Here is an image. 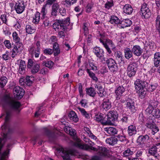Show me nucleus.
I'll list each match as a JSON object with an SVG mask.
<instances>
[{"label": "nucleus", "mask_w": 160, "mask_h": 160, "mask_svg": "<svg viewBox=\"0 0 160 160\" xmlns=\"http://www.w3.org/2000/svg\"><path fill=\"white\" fill-rule=\"evenodd\" d=\"M48 6L46 5H44L43 6L41 11V13L42 14V16L41 17V19H42L43 18H44L45 17V16L47 12V10L46 9V7H47Z\"/></svg>", "instance_id": "603ef678"}, {"label": "nucleus", "mask_w": 160, "mask_h": 160, "mask_svg": "<svg viewBox=\"0 0 160 160\" xmlns=\"http://www.w3.org/2000/svg\"><path fill=\"white\" fill-rule=\"evenodd\" d=\"M158 146L156 145V144L152 146L148 150V153L151 155L154 156L156 158L158 155L157 152V146Z\"/></svg>", "instance_id": "a211bd4d"}, {"label": "nucleus", "mask_w": 160, "mask_h": 160, "mask_svg": "<svg viewBox=\"0 0 160 160\" xmlns=\"http://www.w3.org/2000/svg\"><path fill=\"white\" fill-rule=\"evenodd\" d=\"M93 52L99 59L104 57V52L103 50L99 47H95L93 49Z\"/></svg>", "instance_id": "4468645a"}, {"label": "nucleus", "mask_w": 160, "mask_h": 160, "mask_svg": "<svg viewBox=\"0 0 160 160\" xmlns=\"http://www.w3.org/2000/svg\"><path fill=\"white\" fill-rule=\"evenodd\" d=\"M152 115L155 118H160V110L158 108H155L153 110Z\"/></svg>", "instance_id": "de8ad7c7"}, {"label": "nucleus", "mask_w": 160, "mask_h": 160, "mask_svg": "<svg viewBox=\"0 0 160 160\" xmlns=\"http://www.w3.org/2000/svg\"><path fill=\"white\" fill-rule=\"evenodd\" d=\"M149 139V137L147 135H140L138 138L137 142L140 147H144L145 143Z\"/></svg>", "instance_id": "9d476101"}, {"label": "nucleus", "mask_w": 160, "mask_h": 160, "mask_svg": "<svg viewBox=\"0 0 160 160\" xmlns=\"http://www.w3.org/2000/svg\"><path fill=\"white\" fill-rule=\"evenodd\" d=\"M123 12L127 15L131 14L133 11V9L131 5L125 4L123 8Z\"/></svg>", "instance_id": "aec40b11"}, {"label": "nucleus", "mask_w": 160, "mask_h": 160, "mask_svg": "<svg viewBox=\"0 0 160 160\" xmlns=\"http://www.w3.org/2000/svg\"><path fill=\"white\" fill-rule=\"evenodd\" d=\"M156 87L154 85H149L148 87L147 88V90L148 92H152L156 88Z\"/></svg>", "instance_id": "0e129e2a"}, {"label": "nucleus", "mask_w": 160, "mask_h": 160, "mask_svg": "<svg viewBox=\"0 0 160 160\" xmlns=\"http://www.w3.org/2000/svg\"><path fill=\"white\" fill-rule=\"evenodd\" d=\"M65 130L67 133H69L71 136H74L76 133V131L75 130L71 127H68L66 129H65Z\"/></svg>", "instance_id": "37998d69"}, {"label": "nucleus", "mask_w": 160, "mask_h": 160, "mask_svg": "<svg viewBox=\"0 0 160 160\" xmlns=\"http://www.w3.org/2000/svg\"><path fill=\"white\" fill-rule=\"evenodd\" d=\"M104 131L109 134L114 135L117 133L118 131L115 128L109 127L104 128Z\"/></svg>", "instance_id": "4be33fe9"}, {"label": "nucleus", "mask_w": 160, "mask_h": 160, "mask_svg": "<svg viewBox=\"0 0 160 160\" xmlns=\"http://www.w3.org/2000/svg\"><path fill=\"white\" fill-rule=\"evenodd\" d=\"M107 117L110 122H114L117 120L118 117V113L115 110L110 111L107 114Z\"/></svg>", "instance_id": "f8f14e48"}, {"label": "nucleus", "mask_w": 160, "mask_h": 160, "mask_svg": "<svg viewBox=\"0 0 160 160\" xmlns=\"http://www.w3.org/2000/svg\"><path fill=\"white\" fill-rule=\"evenodd\" d=\"M153 62L155 67H158L160 65V52H156L154 54Z\"/></svg>", "instance_id": "6ab92c4d"}, {"label": "nucleus", "mask_w": 160, "mask_h": 160, "mask_svg": "<svg viewBox=\"0 0 160 160\" xmlns=\"http://www.w3.org/2000/svg\"><path fill=\"white\" fill-rule=\"evenodd\" d=\"M155 123L152 121L150 122H148L145 124V126L150 129L152 128L153 127H155Z\"/></svg>", "instance_id": "864d4df0"}, {"label": "nucleus", "mask_w": 160, "mask_h": 160, "mask_svg": "<svg viewBox=\"0 0 160 160\" xmlns=\"http://www.w3.org/2000/svg\"><path fill=\"white\" fill-rule=\"evenodd\" d=\"M26 6V3L22 0L16 3L14 8L17 13L21 14L24 10Z\"/></svg>", "instance_id": "6e6552de"}, {"label": "nucleus", "mask_w": 160, "mask_h": 160, "mask_svg": "<svg viewBox=\"0 0 160 160\" xmlns=\"http://www.w3.org/2000/svg\"><path fill=\"white\" fill-rule=\"evenodd\" d=\"M53 52H54V55H58L60 52V50L59 48V45L57 42H55L53 46Z\"/></svg>", "instance_id": "c756f323"}, {"label": "nucleus", "mask_w": 160, "mask_h": 160, "mask_svg": "<svg viewBox=\"0 0 160 160\" xmlns=\"http://www.w3.org/2000/svg\"><path fill=\"white\" fill-rule=\"evenodd\" d=\"M156 30L160 34V16L158 15L155 21Z\"/></svg>", "instance_id": "72a5a7b5"}, {"label": "nucleus", "mask_w": 160, "mask_h": 160, "mask_svg": "<svg viewBox=\"0 0 160 160\" xmlns=\"http://www.w3.org/2000/svg\"><path fill=\"white\" fill-rule=\"evenodd\" d=\"M0 18L1 20L2 23L7 25V15L5 14H2L0 16Z\"/></svg>", "instance_id": "8fccbe9b"}, {"label": "nucleus", "mask_w": 160, "mask_h": 160, "mask_svg": "<svg viewBox=\"0 0 160 160\" xmlns=\"http://www.w3.org/2000/svg\"><path fill=\"white\" fill-rule=\"evenodd\" d=\"M40 68V65L39 64L37 63L35 64L34 66L31 68V72L33 74H35L37 73L39 70Z\"/></svg>", "instance_id": "ea45409f"}, {"label": "nucleus", "mask_w": 160, "mask_h": 160, "mask_svg": "<svg viewBox=\"0 0 160 160\" xmlns=\"http://www.w3.org/2000/svg\"><path fill=\"white\" fill-rule=\"evenodd\" d=\"M86 93L89 96L94 97L96 93L95 89L92 87H90L86 89Z\"/></svg>", "instance_id": "c85d7f7f"}, {"label": "nucleus", "mask_w": 160, "mask_h": 160, "mask_svg": "<svg viewBox=\"0 0 160 160\" xmlns=\"http://www.w3.org/2000/svg\"><path fill=\"white\" fill-rule=\"evenodd\" d=\"M125 91V89L122 86H119L115 90V93L116 95V99L118 100L121 98V97L122 95V94Z\"/></svg>", "instance_id": "2eb2a0df"}, {"label": "nucleus", "mask_w": 160, "mask_h": 160, "mask_svg": "<svg viewBox=\"0 0 160 160\" xmlns=\"http://www.w3.org/2000/svg\"><path fill=\"white\" fill-rule=\"evenodd\" d=\"M113 5V2L112 0H108L107 2L105 4V8L109 9Z\"/></svg>", "instance_id": "3c124183"}, {"label": "nucleus", "mask_w": 160, "mask_h": 160, "mask_svg": "<svg viewBox=\"0 0 160 160\" xmlns=\"http://www.w3.org/2000/svg\"><path fill=\"white\" fill-rule=\"evenodd\" d=\"M42 64L45 67H48L49 68H51L53 66L54 63L51 61H44L43 62Z\"/></svg>", "instance_id": "09e8293b"}, {"label": "nucleus", "mask_w": 160, "mask_h": 160, "mask_svg": "<svg viewBox=\"0 0 160 160\" xmlns=\"http://www.w3.org/2000/svg\"><path fill=\"white\" fill-rule=\"evenodd\" d=\"M107 143L110 145H113L117 143V138L114 137H111L107 138L106 140Z\"/></svg>", "instance_id": "2f4dec72"}, {"label": "nucleus", "mask_w": 160, "mask_h": 160, "mask_svg": "<svg viewBox=\"0 0 160 160\" xmlns=\"http://www.w3.org/2000/svg\"><path fill=\"white\" fill-rule=\"evenodd\" d=\"M102 116L101 114L96 115L94 117V119L97 122H101Z\"/></svg>", "instance_id": "680f3d73"}, {"label": "nucleus", "mask_w": 160, "mask_h": 160, "mask_svg": "<svg viewBox=\"0 0 160 160\" xmlns=\"http://www.w3.org/2000/svg\"><path fill=\"white\" fill-rule=\"evenodd\" d=\"M154 109L152 106L149 105L148 107L146 110V112L148 114H151L152 115V112H153V110Z\"/></svg>", "instance_id": "052dcab7"}, {"label": "nucleus", "mask_w": 160, "mask_h": 160, "mask_svg": "<svg viewBox=\"0 0 160 160\" xmlns=\"http://www.w3.org/2000/svg\"><path fill=\"white\" fill-rule=\"evenodd\" d=\"M120 20L118 18L115 16H111L109 22L112 24H119Z\"/></svg>", "instance_id": "c9c22d12"}, {"label": "nucleus", "mask_w": 160, "mask_h": 160, "mask_svg": "<svg viewBox=\"0 0 160 160\" xmlns=\"http://www.w3.org/2000/svg\"><path fill=\"white\" fill-rule=\"evenodd\" d=\"M86 71L88 74L89 76L93 80L95 81L96 82L98 81V79L96 76L95 74L94 73L90 71V69L87 68L86 69Z\"/></svg>", "instance_id": "58836bf2"}, {"label": "nucleus", "mask_w": 160, "mask_h": 160, "mask_svg": "<svg viewBox=\"0 0 160 160\" xmlns=\"http://www.w3.org/2000/svg\"><path fill=\"white\" fill-rule=\"evenodd\" d=\"M78 109L82 115L86 118L87 119H90L91 116L90 114L87 113L84 109L80 108H78Z\"/></svg>", "instance_id": "4c0bfd02"}, {"label": "nucleus", "mask_w": 160, "mask_h": 160, "mask_svg": "<svg viewBox=\"0 0 160 160\" xmlns=\"http://www.w3.org/2000/svg\"><path fill=\"white\" fill-rule=\"evenodd\" d=\"M135 87L141 98H143L146 94L147 87L148 85L147 82L139 79H137L134 82Z\"/></svg>", "instance_id": "7ed1b4c3"}, {"label": "nucleus", "mask_w": 160, "mask_h": 160, "mask_svg": "<svg viewBox=\"0 0 160 160\" xmlns=\"http://www.w3.org/2000/svg\"><path fill=\"white\" fill-rule=\"evenodd\" d=\"M102 108L106 110H107L111 107V103L108 99H104L102 104Z\"/></svg>", "instance_id": "5701e85b"}, {"label": "nucleus", "mask_w": 160, "mask_h": 160, "mask_svg": "<svg viewBox=\"0 0 160 160\" xmlns=\"http://www.w3.org/2000/svg\"><path fill=\"white\" fill-rule=\"evenodd\" d=\"M26 67L25 62L22 60H21L20 62L18 72L21 74H23L24 73L25 68Z\"/></svg>", "instance_id": "393cba45"}, {"label": "nucleus", "mask_w": 160, "mask_h": 160, "mask_svg": "<svg viewBox=\"0 0 160 160\" xmlns=\"http://www.w3.org/2000/svg\"><path fill=\"white\" fill-rule=\"evenodd\" d=\"M132 50L129 48H126L124 49V56L125 57L128 59L132 57Z\"/></svg>", "instance_id": "cd10ccee"}, {"label": "nucleus", "mask_w": 160, "mask_h": 160, "mask_svg": "<svg viewBox=\"0 0 160 160\" xmlns=\"http://www.w3.org/2000/svg\"><path fill=\"white\" fill-rule=\"evenodd\" d=\"M9 152V149H8L3 152L1 155L0 160H6V159L8 157Z\"/></svg>", "instance_id": "79ce46f5"}, {"label": "nucleus", "mask_w": 160, "mask_h": 160, "mask_svg": "<svg viewBox=\"0 0 160 160\" xmlns=\"http://www.w3.org/2000/svg\"><path fill=\"white\" fill-rule=\"evenodd\" d=\"M109 120V119H108V117L107 118H106L102 116L101 122L103 125H106L110 121Z\"/></svg>", "instance_id": "4d7b16f0"}, {"label": "nucleus", "mask_w": 160, "mask_h": 160, "mask_svg": "<svg viewBox=\"0 0 160 160\" xmlns=\"http://www.w3.org/2000/svg\"><path fill=\"white\" fill-rule=\"evenodd\" d=\"M13 91L16 98L18 99H21L24 94V89L18 86H17L14 88Z\"/></svg>", "instance_id": "9b49d317"}, {"label": "nucleus", "mask_w": 160, "mask_h": 160, "mask_svg": "<svg viewBox=\"0 0 160 160\" xmlns=\"http://www.w3.org/2000/svg\"><path fill=\"white\" fill-rule=\"evenodd\" d=\"M151 129H152L151 134L152 135H153L156 133L159 130L158 127H157L156 125L155 126V127H153L152 128H151Z\"/></svg>", "instance_id": "bf43d9fd"}, {"label": "nucleus", "mask_w": 160, "mask_h": 160, "mask_svg": "<svg viewBox=\"0 0 160 160\" xmlns=\"http://www.w3.org/2000/svg\"><path fill=\"white\" fill-rule=\"evenodd\" d=\"M106 63L109 69L113 73H115L118 70V67L116 61L112 58L108 59L106 61Z\"/></svg>", "instance_id": "0eeeda50"}, {"label": "nucleus", "mask_w": 160, "mask_h": 160, "mask_svg": "<svg viewBox=\"0 0 160 160\" xmlns=\"http://www.w3.org/2000/svg\"><path fill=\"white\" fill-rule=\"evenodd\" d=\"M135 152L132 148H128L122 152L123 157L127 158L128 160L132 159V155Z\"/></svg>", "instance_id": "ddd939ff"}, {"label": "nucleus", "mask_w": 160, "mask_h": 160, "mask_svg": "<svg viewBox=\"0 0 160 160\" xmlns=\"http://www.w3.org/2000/svg\"><path fill=\"white\" fill-rule=\"evenodd\" d=\"M132 22L129 19H127L120 21L118 27L120 28H124L130 26L132 24Z\"/></svg>", "instance_id": "dca6fc26"}, {"label": "nucleus", "mask_w": 160, "mask_h": 160, "mask_svg": "<svg viewBox=\"0 0 160 160\" xmlns=\"http://www.w3.org/2000/svg\"><path fill=\"white\" fill-rule=\"evenodd\" d=\"M80 140L78 138L77 140V142L74 143V145L80 149L85 150L90 149L96 152L97 154L100 156L104 157L108 156L109 151L106 148L102 146H97L96 148L90 146L86 144H81L80 142Z\"/></svg>", "instance_id": "f257e3e1"}, {"label": "nucleus", "mask_w": 160, "mask_h": 160, "mask_svg": "<svg viewBox=\"0 0 160 160\" xmlns=\"http://www.w3.org/2000/svg\"><path fill=\"white\" fill-rule=\"evenodd\" d=\"M35 49L34 46H32L29 50V53L32 55L34 54L36 58H38L40 54V50H35Z\"/></svg>", "instance_id": "b1692460"}, {"label": "nucleus", "mask_w": 160, "mask_h": 160, "mask_svg": "<svg viewBox=\"0 0 160 160\" xmlns=\"http://www.w3.org/2000/svg\"><path fill=\"white\" fill-rule=\"evenodd\" d=\"M140 13L142 14L145 18L148 19L149 18L151 15V12L150 10L148 8V11L147 10H145L144 12L140 11Z\"/></svg>", "instance_id": "a19ab883"}, {"label": "nucleus", "mask_w": 160, "mask_h": 160, "mask_svg": "<svg viewBox=\"0 0 160 160\" xmlns=\"http://www.w3.org/2000/svg\"><path fill=\"white\" fill-rule=\"evenodd\" d=\"M126 107L132 111H134L135 108L134 102L130 99H128L127 100Z\"/></svg>", "instance_id": "bb28decb"}, {"label": "nucleus", "mask_w": 160, "mask_h": 160, "mask_svg": "<svg viewBox=\"0 0 160 160\" xmlns=\"http://www.w3.org/2000/svg\"><path fill=\"white\" fill-rule=\"evenodd\" d=\"M117 141H120V142H122L124 141H126V138L125 136L121 135H118L117 136Z\"/></svg>", "instance_id": "6e6d98bb"}, {"label": "nucleus", "mask_w": 160, "mask_h": 160, "mask_svg": "<svg viewBox=\"0 0 160 160\" xmlns=\"http://www.w3.org/2000/svg\"><path fill=\"white\" fill-rule=\"evenodd\" d=\"M40 13L38 12H36L33 18L32 22L35 24H38L40 20Z\"/></svg>", "instance_id": "e433bc0d"}, {"label": "nucleus", "mask_w": 160, "mask_h": 160, "mask_svg": "<svg viewBox=\"0 0 160 160\" xmlns=\"http://www.w3.org/2000/svg\"><path fill=\"white\" fill-rule=\"evenodd\" d=\"M2 59L3 60L7 61L11 59L10 53L9 51H6L2 55Z\"/></svg>", "instance_id": "c03bdc74"}, {"label": "nucleus", "mask_w": 160, "mask_h": 160, "mask_svg": "<svg viewBox=\"0 0 160 160\" xmlns=\"http://www.w3.org/2000/svg\"><path fill=\"white\" fill-rule=\"evenodd\" d=\"M32 80H31L30 77L29 76L26 77L25 79V83L28 86H30L32 83Z\"/></svg>", "instance_id": "774afa93"}, {"label": "nucleus", "mask_w": 160, "mask_h": 160, "mask_svg": "<svg viewBox=\"0 0 160 160\" xmlns=\"http://www.w3.org/2000/svg\"><path fill=\"white\" fill-rule=\"evenodd\" d=\"M132 51L133 54L137 56H140L142 52V49L138 45L134 46Z\"/></svg>", "instance_id": "f3484780"}, {"label": "nucleus", "mask_w": 160, "mask_h": 160, "mask_svg": "<svg viewBox=\"0 0 160 160\" xmlns=\"http://www.w3.org/2000/svg\"><path fill=\"white\" fill-rule=\"evenodd\" d=\"M137 64L134 62H131L128 66L127 74L130 78L134 76L137 70Z\"/></svg>", "instance_id": "423d86ee"}, {"label": "nucleus", "mask_w": 160, "mask_h": 160, "mask_svg": "<svg viewBox=\"0 0 160 160\" xmlns=\"http://www.w3.org/2000/svg\"><path fill=\"white\" fill-rule=\"evenodd\" d=\"M68 117L69 119L75 122H77L79 120V118L75 112L72 111L69 113Z\"/></svg>", "instance_id": "412c9836"}, {"label": "nucleus", "mask_w": 160, "mask_h": 160, "mask_svg": "<svg viewBox=\"0 0 160 160\" xmlns=\"http://www.w3.org/2000/svg\"><path fill=\"white\" fill-rule=\"evenodd\" d=\"M69 21V18H68L65 20H58L53 24V28L56 31L57 30L58 31V34L60 38H64L65 36L63 31L60 30L64 31L67 29V26L70 24Z\"/></svg>", "instance_id": "f03ea898"}, {"label": "nucleus", "mask_w": 160, "mask_h": 160, "mask_svg": "<svg viewBox=\"0 0 160 160\" xmlns=\"http://www.w3.org/2000/svg\"><path fill=\"white\" fill-rule=\"evenodd\" d=\"M88 63L90 67H91V69L94 71H96L97 70V67L94 65L93 62L91 61H89Z\"/></svg>", "instance_id": "338daca9"}, {"label": "nucleus", "mask_w": 160, "mask_h": 160, "mask_svg": "<svg viewBox=\"0 0 160 160\" xmlns=\"http://www.w3.org/2000/svg\"><path fill=\"white\" fill-rule=\"evenodd\" d=\"M114 55L116 60H118V62H121L123 61L122 53L121 52L119 51L115 52Z\"/></svg>", "instance_id": "7c9ffc66"}, {"label": "nucleus", "mask_w": 160, "mask_h": 160, "mask_svg": "<svg viewBox=\"0 0 160 160\" xmlns=\"http://www.w3.org/2000/svg\"><path fill=\"white\" fill-rule=\"evenodd\" d=\"M15 43L16 45L14 46L13 48L14 50L17 51V52L21 53L22 50L23 44L22 43L20 42Z\"/></svg>", "instance_id": "f704fd0d"}, {"label": "nucleus", "mask_w": 160, "mask_h": 160, "mask_svg": "<svg viewBox=\"0 0 160 160\" xmlns=\"http://www.w3.org/2000/svg\"><path fill=\"white\" fill-rule=\"evenodd\" d=\"M36 64L37 63L34 62L33 61L32 59H29L28 61L27 67L29 68H31L32 67Z\"/></svg>", "instance_id": "5fc2aeb1"}, {"label": "nucleus", "mask_w": 160, "mask_h": 160, "mask_svg": "<svg viewBox=\"0 0 160 160\" xmlns=\"http://www.w3.org/2000/svg\"><path fill=\"white\" fill-rule=\"evenodd\" d=\"M43 52L46 54L51 55L53 53V50L50 48H46L43 50Z\"/></svg>", "instance_id": "e2e57ef3"}, {"label": "nucleus", "mask_w": 160, "mask_h": 160, "mask_svg": "<svg viewBox=\"0 0 160 160\" xmlns=\"http://www.w3.org/2000/svg\"><path fill=\"white\" fill-rule=\"evenodd\" d=\"M25 29L26 32L28 34H32L36 31V29L35 28L29 24L26 25Z\"/></svg>", "instance_id": "473e14b6"}, {"label": "nucleus", "mask_w": 160, "mask_h": 160, "mask_svg": "<svg viewBox=\"0 0 160 160\" xmlns=\"http://www.w3.org/2000/svg\"><path fill=\"white\" fill-rule=\"evenodd\" d=\"M58 151L62 152L61 156L64 160H71L70 158V156L72 154L71 151L62 147L60 148Z\"/></svg>", "instance_id": "1a4fd4ad"}, {"label": "nucleus", "mask_w": 160, "mask_h": 160, "mask_svg": "<svg viewBox=\"0 0 160 160\" xmlns=\"http://www.w3.org/2000/svg\"><path fill=\"white\" fill-rule=\"evenodd\" d=\"M3 100L8 104L11 108L14 110H18L21 105L19 102L15 100L8 95H6L4 96ZM19 112L20 110H18V112Z\"/></svg>", "instance_id": "39448f33"}, {"label": "nucleus", "mask_w": 160, "mask_h": 160, "mask_svg": "<svg viewBox=\"0 0 160 160\" xmlns=\"http://www.w3.org/2000/svg\"><path fill=\"white\" fill-rule=\"evenodd\" d=\"M128 132L130 136H132L136 134V130L135 126L133 125L129 126L128 128Z\"/></svg>", "instance_id": "a878e982"}, {"label": "nucleus", "mask_w": 160, "mask_h": 160, "mask_svg": "<svg viewBox=\"0 0 160 160\" xmlns=\"http://www.w3.org/2000/svg\"><path fill=\"white\" fill-rule=\"evenodd\" d=\"M7 78L5 77H1L0 78V87L2 88L6 84L7 82Z\"/></svg>", "instance_id": "a18cd8bd"}, {"label": "nucleus", "mask_w": 160, "mask_h": 160, "mask_svg": "<svg viewBox=\"0 0 160 160\" xmlns=\"http://www.w3.org/2000/svg\"><path fill=\"white\" fill-rule=\"evenodd\" d=\"M158 105V102L155 100L151 101H150V103L149 105L152 106L153 108H155L157 107Z\"/></svg>", "instance_id": "69168bd1"}, {"label": "nucleus", "mask_w": 160, "mask_h": 160, "mask_svg": "<svg viewBox=\"0 0 160 160\" xmlns=\"http://www.w3.org/2000/svg\"><path fill=\"white\" fill-rule=\"evenodd\" d=\"M109 120V119H108V117L107 118H106L102 116L101 122L103 125H106L110 121Z\"/></svg>", "instance_id": "13d9d810"}, {"label": "nucleus", "mask_w": 160, "mask_h": 160, "mask_svg": "<svg viewBox=\"0 0 160 160\" xmlns=\"http://www.w3.org/2000/svg\"><path fill=\"white\" fill-rule=\"evenodd\" d=\"M12 36L13 41L15 43L20 42V38L19 37L18 34L16 32H14L12 33Z\"/></svg>", "instance_id": "49530a36"}, {"label": "nucleus", "mask_w": 160, "mask_h": 160, "mask_svg": "<svg viewBox=\"0 0 160 160\" xmlns=\"http://www.w3.org/2000/svg\"><path fill=\"white\" fill-rule=\"evenodd\" d=\"M99 36L100 37L99 38L100 42L103 45L108 53L110 54L112 52L108 45L110 46L112 50L115 48V45L111 40L109 39H105V33H100Z\"/></svg>", "instance_id": "20e7f679"}]
</instances>
